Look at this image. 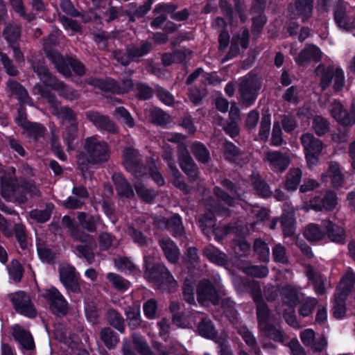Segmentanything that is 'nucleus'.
Returning a JSON list of instances; mask_svg holds the SVG:
<instances>
[{
    "label": "nucleus",
    "mask_w": 355,
    "mask_h": 355,
    "mask_svg": "<svg viewBox=\"0 0 355 355\" xmlns=\"http://www.w3.org/2000/svg\"><path fill=\"white\" fill-rule=\"evenodd\" d=\"M198 224L203 234L209 236L216 225V218L213 212H205L199 216Z\"/></svg>",
    "instance_id": "obj_37"
},
{
    "label": "nucleus",
    "mask_w": 355,
    "mask_h": 355,
    "mask_svg": "<svg viewBox=\"0 0 355 355\" xmlns=\"http://www.w3.org/2000/svg\"><path fill=\"white\" fill-rule=\"evenodd\" d=\"M59 276L60 282L65 287L68 293L78 294L81 293L80 285L73 266L60 268Z\"/></svg>",
    "instance_id": "obj_17"
},
{
    "label": "nucleus",
    "mask_w": 355,
    "mask_h": 355,
    "mask_svg": "<svg viewBox=\"0 0 355 355\" xmlns=\"http://www.w3.org/2000/svg\"><path fill=\"white\" fill-rule=\"evenodd\" d=\"M191 150L196 159L202 164H207L211 159L209 150L200 141H194L191 146Z\"/></svg>",
    "instance_id": "obj_42"
},
{
    "label": "nucleus",
    "mask_w": 355,
    "mask_h": 355,
    "mask_svg": "<svg viewBox=\"0 0 355 355\" xmlns=\"http://www.w3.org/2000/svg\"><path fill=\"white\" fill-rule=\"evenodd\" d=\"M161 248L167 260L171 263H176L179 260L180 251L175 243L171 241H163Z\"/></svg>",
    "instance_id": "obj_44"
},
{
    "label": "nucleus",
    "mask_w": 355,
    "mask_h": 355,
    "mask_svg": "<svg viewBox=\"0 0 355 355\" xmlns=\"http://www.w3.org/2000/svg\"><path fill=\"white\" fill-rule=\"evenodd\" d=\"M178 153V162L182 171L191 182L196 181L198 178L199 168L191 156L187 146H180Z\"/></svg>",
    "instance_id": "obj_10"
},
{
    "label": "nucleus",
    "mask_w": 355,
    "mask_h": 355,
    "mask_svg": "<svg viewBox=\"0 0 355 355\" xmlns=\"http://www.w3.org/2000/svg\"><path fill=\"white\" fill-rule=\"evenodd\" d=\"M302 177V172L299 168H291L287 173L284 182V189L292 192L297 190Z\"/></svg>",
    "instance_id": "obj_31"
},
{
    "label": "nucleus",
    "mask_w": 355,
    "mask_h": 355,
    "mask_svg": "<svg viewBox=\"0 0 355 355\" xmlns=\"http://www.w3.org/2000/svg\"><path fill=\"white\" fill-rule=\"evenodd\" d=\"M322 51L320 49L313 44H306L295 58V62L298 66H304L310 62H318L322 59Z\"/></svg>",
    "instance_id": "obj_20"
},
{
    "label": "nucleus",
    "mask_w": 355,
    "mask_h": 355,
    "mask_svg": "<svg viewBox=\"0 0 355 355\" xmlns=\"http://www.w3.org/2000/svg\"><path fill=\"white\" fill-rule=\"evenodd\" d=\"M322 226L324 230L325 238L327 237L330 241L338 245H344L346 243V231L343 226L329 219L323 220Z\"/></svg>",
    "instance_id": "obj_16"
},
{
    "label": "nucleus",
    "mask_w": 355,
    "mask_h": 355,
    "mask_svg": "<svg viewBox=\"0 0 355 355\" xmlns=\"http://www.w3.org/2000/svg\"><path fill=\"white\" fill-rule=\"evenodd\" d=\"M77 132L78 125H69L63 133V140L69 150H72L74 147Z\"/></svg>",
    "instance_id": "obj_64"
},
{
    "label": "nucleus",
    "mask_w": 355,
    "mask_h": 355,
    "mask_svg": "<svg viewBox=\"0 0 355 355\" xmlns=\"http://www.w3.org/2000/svg\"><path fill=\"white\" fill-rule=\"evenodd\" d=\"M304 238L309 242H318L325 239L324 230H322L319 225L315 223L309 224L303 233Z\"/></svg>",
    "instance_id": "obj_41"
},
{
    "label": "nucleus",
    "mask_w": 355,
    "mask_h": 355,
    "mask_svg": "<svg viewBox=\"0 0 355 355\" xmlns=\"http://www.w3.org/2000/svg\"><path fill=\"white\" fill-rule=\"evenodd\" d=\"M300 141L304 148L305 159L309 167L316 166L323 149V143L312 133H304L300 137Z\"/></svg>",
    "instance_id": "obj_4"
},
{
    "label": "nucleus",
    "mask_w": 355,
    "mask_h": 355,
    "mask_svg": "<svg viewBox=\"0 0 355 355\" xmlns=\"http://www.w3.org/2000/svg\"><path fill=\"white\" fill-rule=\"evenodd\" d=\"M220 185L227 190L230 193L222 188L216 186L214 188V194L225 204L232 206L235 199H240L242 195V189L239 182H234L228 178H223L220 181Z\"/></svg>",
    "instance_id": "obj_6"
},
{
    "label": "nucleus",
    "mask_w": 355,
    "mask_h": 355,
    "mask_svg": "<svg viewBox=\"0 0 355 355\" xmlns=\"http://www.w3.org/2000/svg\"><path fill=\"white\" fill-rule=\"evenodd\" d=\"M198 334L207 339L216 340L218 338V331L213 322L208 318H202L197 326Z\"/></svg>",
    "instance_id": "obj_30"
},
{
    "label": "nucleus",
    "mask_w": 355,
    "mask_h": 355,
    "mask_svg": "<svg viewBox=\"0 0 355 355\" xmlns=\"http://www.w3.org/2000/svg\"><path fill=\"white\" fill-rule=\"evenodd\" d=\"M331 116L342 126H352L355 124V109L348 112L339 101L334 100L329 110Z\"/></svg>",
    "instance_id": "obj_14"
},
{
    "label": "nucleus",
    "mask_w": 355,
    "mask_h": 355,
    "mask_svg": "<svg viewBox=\"0 0 355 355\" xmlns=\"http://www.w3.org/2000/svg\"><path fill=\"white\" fill-rule=\"evenodd\" d=\"M151 122L162 127L170 123V116L160 108H155L150 112Z\"/></svg>",
    "instance_id": "obj_60"
},
{
    "label": "nucleus",
    "mask_w": 355,
    "mask_h": 355,
    "mask_svg": "<svg viewBox=\"0 0 355 355\" xmlns=\"http://www.w3.org/2000/svg\"><path fill=\"white\" fill-rule=\"evenodd\" d=\"M3 172V174L0 177L1 195L4 199L8 200L17 191L19 183L15 167L10 166Z\"/></svg>",
    "instance_id": "obj_11"
},
{
    "label": "nucleus",
    "mask_w": 355,
    "mask_h": 355,
    "mask_svg": "<svg viewBox=\"0 0 355 355\" xmlns=\"http://www.w3.org/2000/svg\"><path fill=\"white\" fill-rule=\"evenodd\" d=\"M9 3L15 12L24 20L31 23L35 19V15L34 13L27 12V8L23 0H9Z\"/></svg>",
    "instance_id": "obj_45"
},
{
    "label": "nucleus",
    "mask_w": 355,
    "mask_h": 355,
    "mask_svg": "<svg viewBox=\"0 0 355 355\" xmlns=\"http://www.w3.org/2000/svg\"><path fill=\"white\" fill-rule=\"evenodd\" d=\"M21 27L17 24H8L3 31V36L9 46L19 44Z\"/></svg>",
    "instance_id": "obj_40"
},
{
    "label": "nucleus",
    "mask_w": 355,
    "mask_h": 355,
    "mask_svg": "<svg viewBox=\"0 0 355 355\" xmlns=\"http://www.w3.org/2000/svg\"><path fill=\"white\" fill-rule=\"evenodd\" d=\"M280 223L285 236L290 237L295 234V219L292 214L284 213L281 216Z\"/></svg>",
    "instance_id": "obj_46"
},
{
    "label": "nucleus",
    "mask_w": 355,
    "mask_h": 355,
    "mask_svg": "<svg viewBox=\"0 0 355 355\" xmlns=\"http://www.w3.org/2000/svg\"><path fill=\"white\" fill-rule=\"evenodd\" d=\"M107 279L113 287L119 291H125L130 288V282L117 274L109 272L107 275Z\"/></svg>",
    "instance_id": "obj_56"
},
{
    "label": "nucleus",
    "mask_w": 355,
    "mask_h": 355,
    "mask_svg": "<svg viewBox=\"0 0 355 355\" xmlns=\"http://www.w3.org/2000/svg\"><path fill=\"white\" fill-rule=\"evenodd\" d=\"M315 72L317 74H318V73H321L319 85L322 91L327 89L330 87L333 80V89L334 92H339L343 89L345 80L344 71L341 68L338 67L334 69L332 66L325 67L323 64H320L317 67Z\"/></svg>",
    "instance_id": "obj_3"
},
{
    "label": "nucleus",
    "mask_w": 355,
    "mask_h": 355,
    "mask_svg": "<svg viewBox=\"0 0 355 355\" xmlns=\"http://www.w3.org/2000/svg\"><path fill=\"white\" fill-rule=\"evenodd\" d=\"M23 128L28 132L30 137L35 139L42 137L46 131L44 126L39 123L26 121Z\"/></svg>",
    "instance_id": "obj_58"
},
{
    "label": "nucleus",
    "mask_w": 355,
    "mask_h": 355,
    "mask_svg": "<svg viewBox=\"0 0 355 355\" xmlns=\"http://www.w3.org/2000/svg\"><path fill=\"white\" fill-rule=\"evenodd\" d=\"M123 164L125 170L137 178H143L146 174L147 167L144 164L139 151L127 147L123 155Z\"/></svg>",
    "instance_id": "obj_7"
},
{
    "label": "nucleus",
    "mask_w": 355,
    "mask_h": 355,
    "mask_svg": "<svg viewBox=\"0 0 355 355\" xmlns=\"http://www.w3.org/2000/svg\"><path fill=\"white\" fill-rule=\"evenodd\" d=\"M328 173L331 179V184L333 188L339 189L345 183V176L341 171L338 162L331 161L328 167Z\"/></svg>",
    "instance_id": "obj_33"
},
{
    "label": "nucleus",
    "mask_w": 355,
    "mask_h": 355,
    "mask_svg": "<svg viewBox=\"0 0 355 355\" xmlns=\"http://www.w3.org/2000/svg\"><path fill=\"white\" fill-rule=\"evenodd\" d=\"M100 338L108 349H114L120 340L119 334L109 327L101 329Z\"/></svg>",
    "instance_id": "obj_38"
},
{
    "label": "nucleus",
    "mask_w": 355,
    "mask_h": 355,
    "mask_svg": "<svg viewBox=\"0 0 355 355\" xmlns=\"http://www.w3.org/2000/svg\"><path fill=\"white\" fill-rule=\"evenodd\" d=\"M271 125V116L270 114H264L262 116L259 130V136L261 141L263 142L268 141L270 135Z\"/></svg>",
    "instance_id": "obj_59"
},
{
    "label": "nucleus",
    "mask_w": 355,
    "mask_h": 355,
    "mask_svg": "<svg viewBox=\"0 0 355 355\" xmlns=\"http://www.w3.org/2000/svg\"><path fill=\"white\" fill-rule=\"evenodd\" d=\"M50 207L53 208V205L52 203L47 204L46 209H34L31 210L29 213L30 218L38 223H44L47 222L51 218L52 213V210Z\"/></svg>",
    "instance_id": "obj_48"
},
{
    "label": "nucleus",
    "mask_w": 355,
    "mask_h": 355,
    "mask_svg": "<svg viewBox=\"0 0 355 355\" xmlns=\"http://www.w3.org/2000/svg\"><path fill=\"white\" fill-rule=\"evenodd\" d=\"M265 162H268L270 168L276 173H282L288 168L291 159L280 150H268L265 154Z\"/></svg>",
    "instance_id": "obj_15"
},
{
    "label": "nucleus",
    "mask_w": 355,
    "mask_h": 355,
    "mask_svg": "<svg viewBox=\"0 0 355 355\" xmlns=\"http://www.w3.org/2000/svg\"><path fill=\"white\" fill-rule=\"evenodd\" d=\"M12 307L17 313L33 319L37 312L30 296L24 291H18L8 295Z\"/></svg>",
    "instance_id": "obj_5"
},
{
    "label": "nucleus",
    "mask_w": 355,
    "mask_h": 355,
    "mask_svg": "<svg viewBox=\"0 0 355 355\" xmlns=\"http://www.w3.org/2000/svg\"><path fill=\"white\" fill-rule=\"evenodd\" d=\"M28 62L31 63V67L33 71L45 86L55 76L49 71L43 58L31 60H28Z\"/></svg>",
    "instance_id": "obj_28"
},
{
    "label": "nucleus",
    "mask_w": 355,
    "mask_h": 355,
    "mask_svg": "<svg viewBox=\"0 0 355 355\" xmlns=\"http://www.w3.org/2000/svg\"><path fill=\"white\" fill-rule=\"evenodd\" d=\"M197 300L199 304H204L210 302L217 305L220 301V296L215 285L207 278L200 280L196 286Z\"/></svg>",
    "instance_id": "obj_9"
},
{
    "label": "nucleus",
    "mask_w": 355,
    "mask_h": 355,
    "mask_svg": "<svg viewBox=\"0 0 355 355\" xmlns=\"http://www.w3.org/2000/svg\"><path fill=\"white\" fill-rule=\"evenodd\" d=\"M355 284V272L347 271L340 279V285L337 286L336 291L338 295L347 297L350 295Z\"/></svg>",
    "instance_id": "obj_32"
},
{
    "label": "nucleus",
    "mask_w": 355,
    "mask_h": 355,
    "mask_svg": "<svg viewBox=\"0 0 355 355\" xmlns=\"http://www.w3.org/2000/svg\"><path fill=\"white\" fill-rule=\"evenodd\" d=\"M157 301L154 298L147 300L144 302L143 311L145 317L148 320H154L157 317Z\"/></svg>",
    "instance_id": "obj_61"
},
{
    "label": "nucleus",
    "mask_w": 355,
    "mask_h": 355,
    "mask_svg": "<svg viewBox=\"0 0 355 355\" xmlns=\"http://www.w3.org/2000/svg\"><path fill=\"white\" fill-rule=\"evenodd\" d=\"M254 251L258 255V258L263 262L268 261L270 249L268 244L261 239H255L254 242Z\"/></svg>",
    "instance_id": "obj_53"
},
{
    "label": "nucleus",
    "mask_w": 355,
    "mask_h": 355,
    "mask_svg": "<svg viewBox=\"0 0 355 355\" xmlns=\"http://www.w3.org/2000/svg\"><path fill=\"white\" fill-rule=\"evenodd\" d=\"M77 219L80 227L89 233H95L97 227L102 223L99 214H90L80 211L77 213Z\"/></svg>",
    "instance_id": "obj_27"
},
{
    "label": "nucleus",
    "mask_w": 355,
    "mask_h": 355,
    "mask_svg": "<svg viewBox=\"0 0 355 355\" xmlns=\"http://www.w3.org/2000/svg\"><path fill=\"white\" fill-rule=\"evenodd\" d=\"M37 252L42 262L53 264L56 258V252L46 246H37Z\"/></svg>",
    "instance_id": "obj_62"
},
{
    "label": "nucleus",
    "mask_w": 355,
    "mask_h": 355,
    "mask_svg": "<svg viewBox=\"0 0 355 355\" xmlns=\"http://www.w3.org/2000/svg\"><path fill=\"white\" fill-rule=\"evenodd\" d=\"M311 128L318 137H323L330 131V123L322 115H315L312 119Z\"/></svg>",
    "instance_id": "obj_43"
},
{
    "label": "nucleus",
    "mask_w": 355,
    "mask_h": 355,
    "mask_svg": "<svg viewBox=\"0 0 355 355\" xmlns=\"http://www.w3.org/2000/svg\"><path fill=\"white\" fill-rule=\"evenodd\" d=\"M241 150L232 141H227L224 145L225 159L232 164H237Z\"/></svg>",
    "instance_id": "obj_47"
},
{
    "label": "nucleus",
    "mask_w": 355,
    "mask_h": 355,
    "mask_svg": "<svg viewBox=\"0 0 355 355\" xmlns=\"http://www.w3.org/2000/svg\"><path fill=\"white\" fill-rule=\"evenodd\" d=\"M144 278L153 286L167 293L176 291L178 282L163 263L155 261L150 256H145L143 263Z\"/></svg>",
    "instance_id": "obj_2"
},
{
    "label": "nucleus",
    "mask_w": 355,
    "mask_h": 355,
    "mask_svg": "<svg viewBox=\"0 0 355 355\" xmlns=\"http://www.w3.org/2000/svg\"><path fill=\"white\" fill-rule=\"evenodd\" d=\"M260 87L259 82L254 77L245 78L239 83V92L245 107H249L254 103Z\"/></svg>",
    "instance_id": "obj_8"
},
{
    "label": "nucleus",
    "mask_w": 355,
    "mask_h": 355,
    "mask_svg": "<svg viewBox=\"0 0 355 355\" xmlns=\"http://www.w3.org/2000/svg\"><path fill=\"white\" fill-rule=\"evenodd\" d=\"M124 312L129 328L132 330L138 329L142 322L140 306L137 305L129 306Z\"/></svg>",
    "instance_id": "obj_35"
},
{
    "label": "nucleus",
    "mask_w": 355,
    "mask_h": 355,
    "mask_svg": "<svg viewBox=\"0 0 355 355\" xmlns=\"http://www.w3.org/2000/svg\"><path fill=\"white\" fill-rule=\"evenodd\" d=\"M8 273L15 282H20L24 273V268L18 260L13 259L8 268Z\"/></svg>",
    "instance_id": "obj_63"
},
{
    "label": "nucleus",
    "mask_w": 355,
    "mask_h": 355,
    "mask_svg": "<svg viewBox=\"0 0 355 355\" xmlns=\"http://www.w3.org/2000/svg\"><path fill=\"white\" fill-rule=\"evenodd\" d=\"M314 0H295L293 5L289 6V10L295 18L302 22H307L313 15Z\"/></svg>",
    "instance_id": "obj_19"
},
{
    "label": "nucleus",
    "mask_w": 355,
    "mask_h": 355,
    "mask_svg": "<svg viewBox=\"0 0 355 355\" xmlns=\"http://www.w3.org/2000/svg\"><path fill=\"white\" fill-rule=\"evenodd\" d=\"M45 53L46 58L53 64L55 68L60 73L66 77L71 76L69 64V57L64 59L63 55L55 49H46Z\"/></svg>",
    "instance_id": "obj_22"
},
{
    "label": "nucleus",
    "mask_w": 355,
    "mask_h": 355,
    "mask_svg": "<svg viewBox=\"0 0 355 355\" xmlns=\"http://www.w3.org/2000/svg\"><path fill=\"white\" fill-rule=\"evenodd\" d=\"M89 84L104 92H116L118 87V82L112 78L106 79L94 78L89 80Z\"/></svg>",
    "instance_id": "obj_39"
},
{
    "label": "nucleus",
    "mask_w": 355,
    "mask_h": 355,
    "mask_svg": "<svg viewBox=\"0 0 355 355\" xmlns=\"http://www.w3.org/2000/svg\"><path fill=\"white\" fill-rule=\"evenodd\" d=\"M334 18L336 24L340 28L348 31L355 29V15H347L345 7L337 6L334 10Z\"/></svg>",
    "instance_id": "obj_25"
},
{
    "label": "nucleus",
    "mask_w": 355,
    "mask_h": 355,
    "mask_svg": "<svg viewBox=\"0 0 355 355\" xmlns=\"http://www.w3.org/2000/svg\"><path fill=\"white\" fill-rule=\"evenodd\" d=\"M153 49L151 42L145 40L142 41L139 47H130L126 49L124 55L119 59V61L124 66L128 65L130 62L134 61L136 58H139L148 55Z\"/></svg>",
    "instance_id": "obj_21"
},
{
    "label": "nucleus",
    "mask_w": 355,
    "mask_h": 355,
    "mask_svg": "<svg viewBox=\"0 0 355 355\" xmlns=\"http://www.w3.org/2000/svg\"><path fill=\"white\" fill-rule=\"evenodd\" d=\"M14 234L20 248L25 250L28 248V234L26 226L22 223H16L13 228Z\"/></svg>",
    "instance_id": "obj_51"
},
{
    "label": "nucleus",
    "mask_w": 355,
    "mask_h": 355,
    "mask_svg": "<svg viewBox=\"0 0 355 355\" xmlns=\"http://www.w3.org/2000/svg\"><path fill=\"white\" fill-rule=\"evenodd\" d=\"M46 87L58 92L60 96L70 101L75 100L79 96L77 90L69 87L63 81L58 79L56 76Z\"/></svg>",
    "instance_id": "obj_26"
},
{
    "label": "nucleus",
    "mask_w": 355,
    "mask_h": 355,
    "mask_svg": "<svg viewBox=\"0 0 355 355\" xmlns=\"http://www.w3.org/2000/svg\"><path fill=\"white\" fill-rule=\"evenodd\" d=\"M337 204V194L332 190H327L322 198L315 196L310 200V207L315 211H333Z\"/></svg>",
    "instance_id": "obj_18"
},
{
    "label": "nucleus",
    "mask_w": 355,
    "mask_h": 355,
    "mask_svg": "<svg viewBox=\"0 0 355 355\" xmlns=\"http://www.w3.org/2000/svg\"><path fill=\"white\" fill-rule=\"evenodd\" d=\"M265 336L275 341L280 343L284 342V334L280 329L276 327V326L272 323L267 324L263 328Z\"/></svg>",
    "instance_id": "obj_52"
},
{
    "label": "nucleus",
    "mask_w": 355,
    "mask_h": 355,
    "mask_svg": "<svg viewBox=\"0 0 355 355\" xmlns=\"http://www.w3.org/2000/svg\"><path fill=\"white\" fill-rule=\"evenodd\" d=\"M83 148L85 153L77 154L78 169L83 176L90 175V165H101L107 162L110 157L107 143L96 137H89L85 140Z\"/></svg>",
    "instance_id": "obj_1"
},
{
    "label": "nucleus",
    "mask_w": 355,
    "mask_h": 355,
    "mask_svg": "<svg viewBox=\"0 0 355 355\" xmlns=\"http://www.w3.org/2000/svg\"><path fill=\"white\" fill-rule=\"evenodd\" d=\"M280 295L284 304L294 309L300 302L297 291L290 285H285L280 289Z\"/></svg>",
    "instance_id": "obj_34"
},
{
    "label": "nucleus",
    "mask_w": 355,
    "mask_h": 355,
    "mask_svg": "<svg viewBox=\"0 0 355 355\" xmlns=\"http://www.w3.org/2000/svg\"><path fill=\"white\" fill-rule=\"evenodd\" d=\"M85 115L86 119L98 130L105 131L112 135L119 132L118 126L108 116L93 110L87 112Z\"/></svg>",
    "instance_id": "obj_13"
},
{
    "label": "nucleus",
    "mask_w": 355,
    "mask_h": 355,
    "mask_svg": "<svg viewBox=\"0 0 355 355\" xmlns=\"http://www.w3.org/2000/svg\"><path fill=\"white\" fill-rule=\"evenodd\" d=\"M96 247V242H92V243L89 244L77 245L76 246V250L80 257L85 259L87 261L91 264L94 261V250Z\"/></svg>",
    "instance_id": "obj_49"
},
{
    "label": "nucleus",
    "mask_w": 355,
    "mask_h": 355,
    "mask_svg": "<svg viewBox=\"0 0 355 355\" xmlns=\"http://www.w3.org/2000/svg\"><path fill=\"white\" fill-rule=\"evenodd\" d=\"M43 296L48 301L53 314L63 316L67 314L68 302L55 287L52 286L47 289Z\"/></svg>",
    "instance_id": "obj_12"
},
{
    "label": "nucleus",
    "mask_w": 355,
    "mask_h": 355,
    "mask_svg": "<svg viewBox=\"0 0 355 355\" xmlns=\"http://www.w3.org/2000/svg\"><path fill=\"white\" fill-rule=\"evenodd\" d=\"M117 196L121 199H132L135 193L130 183L120 173H114L112 177Z\"/></svg>",
    "instance_id": "obj_24"
},
{
    "label": "nucleus",
    "mask_w": 355,
    "mask_h": 355,
    "mask_svg": "<svg viewBox=\"0 0 355 355\" xmlns=\"http://www.w3.org/2000/svg\"><path fill=\"white\" fill-rule=\"evenodd\" d=\"M253 189L256 193L261 198H268L271 196L269 185L260 175L256 176L252 181Z\"/></svg>",
    "instance_id": "obj_50"
},
{
    "label": "nucleus",
    "mask_w": 355,
    "mask_h": 355,
    "mask_svg": "<svg viewBox=\"0 0 355 355\" xmlns=\"http://www.w3.org/2000/svg\"><path fill=\"white\" fill-rule=\"evenodd\" d=\"M137 196L145 203H152L156 198V193L153 189L146 188L143 184L140 183L135 186Z\"/></svg>",
    "instance_id": "obj_57"
},
{
    "label": "nucleus",
    "mask_w": 355,
    "mask_h": 355,
    "mask_svg": "<svg viewBox=\"0 0 355 355\" xmlns=\"http://www.w3.org/2000/svg\"><path fill=\"white\" fill-rule=\"evenodd\" d=\"M335 304L333 307V315L336 319H343L345 315L347 297L335 294Z\"/></svg>",
    "instance_id": "obj_54"
},
{
    "label": "nucleus",
    "mask_w": 355,
    "mask_h": 355,
    "mask_svg": "<svg viewBox=\"0 0 355 355\" xmlns=\"http://www.w3.org/2000/svg\"><path fill=\"white\" fill-rule=\"evenodd\" d=\"M202 254L210 262L218 266H223L227 262V255L212 244L204 248Z\"/></svg>",
    "instance_id": "obj_29"
},
{
    "label": "nucleus",
    "mask_w": 355,
    "mask_h": 355,
    "mask_svg": "<svg viewBox=\"0 0 355 355\" xmlns=\"http://www.w3.org/2000/svg\"><path fill=\"white\" fill-rule=\"evenodd\" d=\"M154 94V89L145 83L139 82L135 87V96L139 101H148Z\"/></svg>",
    "instance_id": "obj_55"
},
{
    "label": "nucleus",
    "mask_w": 355,
    "mask_h": 355,
    "mask_svg": "<svg viewBox=\"0 0 355 355\" xmlns=\"http://www.w3.org/2000/svg\"><path fill=\"white\" fill-rule=\"evenodd\" d=\"M11 329L13 338L21 345L22 349L27 351L35 349L34 340L29 331L26 330L19 324H14Z\"/></svg>",
    "instance_id": "obj_23"
},
{
    "label": "nucleus",
    "mask_w": 355,
    "mask_h": 355,
    "mask_svg": "<svg viewBox=\"0 0 355 355\" xmlns=\"http://www.w3.org/2000/svg\"><path fill=\"white\" fill-rule=\"evenodd\" d=\"M107 323L121 334L125 332V320L116 309L109 308L105 313Z\"/></svg>",
    "instance_id": "obj_36"
}]
</instances>
